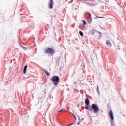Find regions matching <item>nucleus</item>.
I'll use <instances>...</instances> for the list:
<instances>
[{
    "label": "nucleus",
    "instance_id": "nucleus-24",
    "mask_svg": "<svg viewBox=\"0 0 126 126\" xmlns=\"http://www.w3.org/2000/svg\"><path fill=\"white\" fill-rule=\"evenodd\" d=\"M99 88V87H98V86H97V89Z\"/></svg>",
    "mask_w": 126,
    "mask_h": 126
},
{
    "label": "nucleus",
    "instance_id": "nucleus-3",
    "mask_svg": "<svg viewBox=\"0 0 126 126\" xmlns=\"http://www.w3.org/2000/svg\"><path fill=\"white\" fill-rule=\"evenodd\" d=\"M55 53H56V52L52 48H48L46 49L44 52L45 54H49V55H51V56H53Z\"/></svg>",
    "mask_w": 126,
    "mask_h": 126
},
{
    "label": "nucleus",
    "instance_id": "nucleus-9",
    "mask_svg": "<svg viewBox=\"0 0 126 126\" xmlns=\"http://www.w3.org/2000/svg\"><path fill=\"white\" fill-rule=\"evenodd\" d=\"M91 33L92 34V35H94V34H95V33H97V32L94 31V30H93L91 32Z\"/></svg>",
    "mask_w": 126,
    "mask_h": 126
},
{
    "label": "nucleus",
    "instance_id": "nucleus-17",
    "mask_svg": "<svg viewBox=\"0 0 126 126\" xmlns=\"http://www.w3.org/2000/svg\"><path fill=\"white\" fill-rule=\"evenodd\" d=\"M83 23L84 25H86V22H85V21H83Z\"/></svg>",
    "mask_w": 126,
    "mask_h": 126
},
{
    "label": "nucleus",
    "instance_id": "nucleus-18",
    "mask_svg": "<svg viewBox=\"0 0 126 126\" xmlns=\"http://www.w3.org/2000/svg\"><path fill=\"white\" fill-rule=\"evenodd\" d=\"M80 123H81L80 121H79L78 123H77V125H78L79 126V125H80Z\"/></svg>",
    "mask_w": 126,
    "mask_h": 126
},
{
    "label": "nucleus",
    "instance_id": "nucleus-1",
    "mask_svg": "<svg viewBox=\"0 0 126 126\" xmlns=\"http://www.w3.org/2000/svg\"><path fill=\"white\" fill-rule=\"evenodd\" d=\"M51 80L53 82V84L57 86L60 83V77L59 76H53Z\"/></svg>",
    "mask_w": 126,
    "mask_h": 126
},
{
    "label": "nucleus",
    "instance_id": "nucleus-5",
    "mask_svg": "<svg viewBox=\"0 0 126 126\" xmlns=\"http://www.w3.org/2000/svg\"><path fill=\"white\" fill-rule=\"evenodd\" d=\"M53 4H54V1L53 0H50L49 2V8L50 9H52V8H53Z\"/></svg>",
    "mask_w": 126,
    "mask_h": 126
},
{
    "label": "nucleus",
    "instance_id": "nucleus-21",
    "mask_svg": "<svg viewBox=\"0 0 126 126\" xmlns=\"http://www.w3.org/2000/svg\"><path fill=\"white\" fill-rule=\"evenodd\" d=\"M75 121H76V117H74Z\"/></svg>",
    "mask_w": 126,
    "mask_h": 126
},
{
    "label": "nucleus",
    "instance_id": "nucleus-11",
    "mask_svg": "<svg viewBox=\"0 0 126 126\" xmlns=\"http://www.w3.org/2000/svg\"><path fill=\"white\" fill-rule=\"evenodd\" d=\"M21 48H23V49H24V50H27V48H26L22 45H21Z\"/></svg>",
    "mask_w": 126,
    "mask_h": 126
},
{
    "label": "nucleus",
    "instance_id": "nucleus-10",
    "mask_svg": "<svg viewBox=\"0 0 126 126\" xmlns=\"http://www.w3.org/2000/svg\"><path fill=\"white\" fill-rule=\"evenodd\" d=\"M44 72H45L46 75H48V76H50V73H49V71L44 70Z\"/></svg>",
    "mask_w": 126,
    "mask_h": 126
},
{
    "label": "nucleus",
    "instance_id": "nucleus-2",
    "mask_svg": "<svg viewBox=\"0 0 126 126\" xmlns=\"http://www.w3.org/2000/svg\"><path fill=\"white\" fill-rule=\"evenodd\" d=\"M93 112L94 113H98L99 112V107L95 104H93L91 106V108L89 109L90 112Z\"/></svg>",
    "mask_w": 126,
    "mask_h": 126
},
{
    "label": "nucleus",
    "instance_id": "nucleus-4",
    "mask_svg": "<svg viewBox=\"0 0 126 126\" xmlns=\"http://www.w3.org/2000/svg\"><path fill=\"white\" fill-rule=\"evenodd\" d=\"M109 116L110 117V119L113 121L114 120V113H113V111L110 110L109 111Z\"/></svg>",
    "mask_w": 126,
    "mask_h": 126
},
{
    "label": "nucleus",
    "instance_id": "nucleus-7",
    "mask_svg": "<svg viewBox=\"0 0 126 126\" xmlns=\"http://www.w3.org/2000/svg\"><path fill=\"white\" fill-rule=\"evenodd\" d=\"M85 103L87 106H89V104H90V101H89V99L87 98L85 101Z\"/></svg>",
    "mask_w": 126,
    "mask_h": 126
},
{
    "label": "nucleus",
    "instance_id": "nucleus-14",
    "mask_svg": "<svg viewBox=\"0 0 126 126\" xmlns=\"http://www.w3.org/2000/svg\"><path fill=\"white\" fill-rule=\"evenodd\" d=\"M89 109H91V108H90V107H89V106L86 107V110H88L89 111Z\"/></svg>",
    "mask_w": 126,
    "mask_h": 126
},
{
    "label": "nucleus",
    "instance_id": "nucleus-23",
    "mask_svg": "<svg viewBox=\"0 0 126 126\" xmlns=\"http://www.w3.org/2000/svg\"><path fill=\"white\" fill-rule=\"evenodd\" d=\"M99 33V35L101 34V33H100V32H98Z\"/></svg>",
    "mask_w": 126,
    "mask_h": 126
},
{
    "label": "nucleus",
    "instance_id": "nucleus-20",
    "mask_svg": "<svg viewBox=\"0 0 126 126\" xmlns=\"http://www.w3.org/2000/svg\"><path fill=\"white\" fill-rule=\"evenodd\" d=\"M89 15L90 16V18H91V14H89Z\"/></svg>",
    "mask_w": 126,
    "mask_h": 126
},
{
    "label": "nucleus",
    "instance_id": "nucleus-15",
    "mask_svg": "<svg viewBox=\"0 0 126 126\" xmlns=\"http://www.w3.org/2000/svg\"><path fill=\"white\" fill-rule=\"evenodd\" d=\"M72 125H75V123H73L68 125V126H72Z\"/></svg>",
    "mask_w": 126,
    "mask_h": 126
},
{
    "label": "nucleus",
    "instance_id": "nucleus-16",
    "mask_svg": "<svg viewBox=\"0 0 126 126\" xmlns=\"http://www.w3.org/2000/svg\"><path fill=\"white\" fill-rule=\"evenodd\" d=\"M62 112H63V109L58 111V113H62Z\"/></svg>",
    "mask_w": 126,
    "mask_h": 126
},
{
    "label": "nucleus",
    "instance_id": "nucleus-13",
    "mask_svg": "<svg viewBox=\"0 0 126 126\" xmlns=\"http://www.w3.org/2000/svg\"><path fill=\"white\" fill-rule=\"evenodd\" d=\"M84 119L82 118L81 119H80V118H79V122H82L83 121Z\"/></svg>",
    "mask_w": 126,
    "mask_h": 126
},
{
    "label": "nucleus",
    "instance_id": "nucleus-12",
    "mask_svg": "<svg viewBox=\"0 0 126 126\" xmlns=\"http://www.w3.org/2000/svg\"><path fill=\"white\" fill-rule=\"evenodd\" d=\"M79 34L81 36H83V32L82 31L79 32Z\"/></svg>",
    "mask_w": 126,
    "mask_h": 126
},
{
    "label": "nucleus",
    "instance_id": "nucleus-8",
    "mask_svg": "<svg viewBox=\"0 0 126 126\" xmlns=\"http://www.w3.org/2000/svg\"><path fill=\"white\" fill-rule=\"evenodd\" d=\"M28 67V66L27 65L25 66L23 70V72L24 74L26 73V71Z\"/></svg>",
    "mask_w": 126,
    "mask_h": 126
},
{
    "label": "nucleus",
    "instance_id": "nucleus-22",
    "mask_svg": "<svg viewBox=\"0 0 126 126\" xmlns=\"http://www.w3.org/2000/svg\"><path fill=\"white\" fill-rule=\"evenodd\" d=\"M98 18H102V17H98Z\"/></svg>",
    "mask_w": 126,
    "mask_h": 126
},
{
    "label": "nucleus",
    "instance_id": "nucleus-6",
    "mask_svg": "<svg viewBox=\"0 0 126 126\" xmlns=\"http://www.w3.org/2000/svg\"><path fill=\"white\" fill-rule=\"evenodd\" d=\"M106 44L108 47H112V43L109 40L106 41Z\"/></svg>",
    "mask_w": 126,
    "mask_h": 126
},
{
    "label": "nucleus",
    "instance_id": "nucleus-19",
    "mask_svg": "<svg viewBox=\"0 0 126 126\" xmlns=\"http://www.w3.org/2000/svg\"><path fill=\"white\" fill-rule=\"evenodd\" d=\"M73 117L74 118H76V117H75V115L74 114H73Z\"/></svg>",
    "mask_w": 126,
    "mask_h": 126
}]
</instances>
